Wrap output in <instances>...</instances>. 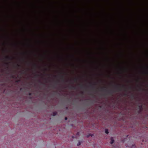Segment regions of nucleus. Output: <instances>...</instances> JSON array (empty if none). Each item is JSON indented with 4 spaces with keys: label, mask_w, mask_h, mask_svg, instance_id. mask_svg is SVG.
I'll return each mask as SVG.
<instances>
[{
    "label": "nucleus",
    "mask_w": 148,
    "mask_h": 148,
    "mask_svg": "<svg viewBox=\"0 0 148 148\" xmlns=\"http://www.w3.org/2000/svg\"><path fill=\"white\" fill-rule=\"evenodd\" d=\"M111 142H110V143L111 144H112L114 142V138L112 137H111Z\"/></svg>",
    "instance_id": "obj_1"
},
{
    "label": "nucleus",
    "mask_w": 148,
    "mask_h": 148,
    "mask_svg": "<svg viewBox=\"0 0 148 148\" xmlns=\"http://www.w3.org/2000/svg\"><path fill=\"white\" fill-rule=\"evenodd\" d=\"M105 132L107 134H108V130L107 129H106L105 130Z\"/></svg>",
    "instance_id": "obj_2"
},
{
    "label": "nucleus",
    "mask_w": 148,
    "mask_h": 148,
    "mask_svg": "<svg viewBox=\"0 0 148 148\" xmlns=\"http://www.w3.org/2000/svg\"><path fill=\"white\" fill-rule=\"evenodd\" d=\"M81 145V142H79L78 143H77V145L79 146Z\"/></svg>",
    "instance_id": "obj_3"
},
{
    "label": "nucleus",
    "mask_w": 148,
    "mask_h": 148,
    "mask_svg": "<svg viewBox=\"0 0 148 148\" xmlns=\"http://www.w3.org/2000/svg\"><path fill=\"white\" fill-rule=\"evenodd\" d=\"M56 112H55V113H53V116H55V115H56Z\"/></svg>",
    "instance_id": "obj_4"
},
{
    "label": "nucleus",
    "mask_w": 148,
    "mask_h": 148,
    "mask_svg": "<svg viewBox=\"0 0 148 148\" xmlns=\"http://www.w3.org/2000/svg\"><path fill=\"white\" fill-rule=\"evenodd\" d=\"M65 120H67V118H65Z\"/></svg>",
    "instance_id": "obj_5"
}]
</instances>
